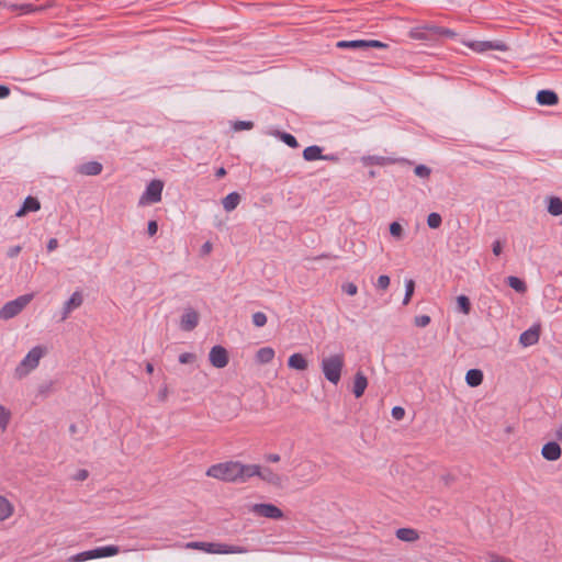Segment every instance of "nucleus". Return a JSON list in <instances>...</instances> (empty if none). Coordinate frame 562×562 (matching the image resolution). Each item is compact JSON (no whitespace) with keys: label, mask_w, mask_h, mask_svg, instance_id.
<instances>
[{"label":"nucleus","mask_w":562,"mask_h":562,"mask_svg":"<svg viewBox=\"0 0 562 562\" xmlns=\"http://www.w3.org/2000/svg\"><path fill=\"white\" fill-rule=\"evenodd\" d=\"M344 366L345 356L342 352L324 357L321 361V369L325 379L334 385L339 383Z\"/></svg>","instance_id":"nucleus-1"},{"label":"nucleus","mask_w":562,"mask_h":562,"mask_svg":"<svg viewBox=\"0 0 562 562\" xmlns=\"http://www.w3.org/2000/svg\"><path fill=\"white\" fill-rule=\"evenodd\" d=\"M188 549L201 550L206 553L215 554H234V553H247L248 548L241 546H232L220 542H204V541H192L186 544Z\"/></svg>","instance_id":"nucleus-2"},{"label":"nucleus","mask_w":562,"mask_h":562,"mask_svg":"<svg viewBox=\"0 0 562 562\" xmlns=\"http://www.w3.org/2000/svg\"><path fill=\"white\" fill-rule=\"evenodd\" d=\"M239 461H227L211 465L206 475L225 482L238 483Z\"/></svg>","instance_id":"nucleus-3"},{"label":"nucleus","mask_w":562,"mask_h":562,"mask_svg":"<svg viewBox=\"0 0 562 562\" xmlns=\"http://www.w3.org/2000/svg\"><path fill=\"white\" fill-rule=\"evenodd\" d=\"M33 294H24L12 301L7 302L0 308V319H10L20 314L23 308L32 301Z\"/></svg>","instance_id":"nucleus-4"},{"label":"nucleus","mask_w":562,"mask_h":562,"mask_svg":"<svg viewBox=\"0 0 562 562\" xmlns=\"http://www.w3.org/2000/svg\"><path fill=\"white\" fill-rule=\"evenodd\" d=\"M44 348L41 346L33 347L21 363L18 366L15 372L19 376L27 374L31 370L38 366L41 358L44 356Z\"/></svg>","instance_id":"nucleus-5"},{"label":"nucleus","mask_w":562,"mask_h":562,"mask_svg":"<svg viewBox=\"0 0 562 562\" xmlns=\"http://www.w3.org/2000/svg\"><path fill=\"white\" fill-rule=\"evenodd\" d=\"M164 182L159 179L151 180L143 192L139 204H155L161 201Z\"/></svg>","instance_id":"nucleus-6"},{"label":"nucleus","mask_w":562,"mask_h":562,"mask_svg":"<svg viewBox=\"0 0 562 562\" xmlns=\"http://www.w3.org/2000/svg\"><path fill=\"white\" fill-rule=\"evenodd\" d=\"M255 515L270 519L283 518V512L271 503L254 504L250 509Z\"/></svg>","instance_id":"nucleus-7"},{"label":"nucleus","mask_w":562,"mask_h":562,"mask_svg":"<svg viewBox=\"0 0 562 562\" xmlns=\"http://www.w3.org/2000/svg\"><path fill=\"white\" fill-rule=\"evenodd\" d=\"M467 46L476 53H485L487 50H507V45L501 41H472L467 43Z\"/></svg>","instance_id":"nucleus-8"},{"label":"nucleus","mask_w":562,"mask_h":562,"mask_svg":"<svg viewBox=\"0 0 562 562\" xmlns=\"http://www.w3.org/2000/svg\"><path fill=\"white\" fill-rule=\"evenodd\" d=\"M209 360L214 368L223 369L228 364L229 356L223 346L216 345L210 350Z\"/></svg>","instance_id":"nucleus-9"},{"label":"nucleus","mask_w":562,"mask_h":562,"mask_svg":"<svg viewBox=\"0 0 562 562\" xmlns=\"http://www.w3.org/2000/svg\"><path fill=\"white\" fill-rule=\"evenodd\" d=\"M541 326L540 324L532 325L529 329L520 334L519 342L524 347H530L536 345L540 338Z\"/></svg>","instance_id":"nucleus-10"},{"label":"nucleus","mask_w":562,"mask_h":562,"mask_svg":"<svg viewBox=\"0 0 562 562\" xmlns=\"http://www.w3.org/2000/svg\"><path fill=\"white\" fill-rule=\"evenodd\" d=\"M434 26L435 25H425V26L413 27L409 31L408 36L412 40H416V41H425V42L436 41L435 33L432 32Z\"/></svg>","instance_id":"nucleus-11"},{"label":"nucleus","mask_w":562,"mask_h":562,"mask_svg":"<svg viewBox=\"0 0 562 562\" xmlns=\"http://www.w3.org/2000/svg\"><path fill=\"white\" fill-rule=\"evenodd\" d=\"M199 324V314L193 308H187L181 316L180 328L184 331L193 330Z\"/></svg>","instance_id":"nucleus-12"},{"label":"nucleus","mask_w":562,"mask_h":562,"mask_svg":"<svg viewBox=\"0 0 562 562\" xmlns=\"http://www.w3.org/2000/svg\"><path fill=\"white\" fill-rule=\"evenodd\" d=\"M541 454L548 461H557L562 456V449L557 441H549L543 445Z\"/></svg>","instance_id":"nucleus-13"},{"label":"nucleus","mask_w":562,"mask_h":562,"mask_svg":"<svg viewBox=\"0 0 562 562\" xmlns=\"http://www.w3.org/2000/svg\"><path fill=\"white\" fill-rule=\"evenodd\" d=\"M83 297L81 292L75 291L71 296L64 303L61 319H66L68 315L79 306H81Z\"/></svg>","instance_id":"nucleus-14"},{"label":"nucleus","mask_w":562,"mask_h":562,"mask_svg":"<svg viewBox=\"0 0 562 562\" xmlns=\"http://www.w3.org/2000/svg\"><path fill=\"white\" fill-rule=\"evenodd\" d=\"M238 483H246L249 479L257 476L259 474V465L258 464H243L238 463Z\"/></svg>","instance_id":"nucleus-15"},{"label":"nucleus","mask_w":562,"mask_h":562,"mask_svg":"<svg viewBox=\"0 0 562 562\" xmlns=\"http://www.w3.org/2000/svg\"><path fill=\"white\" fill-rule=\"evenodd\" d=\"M536 100L540 105L553 106L559 103V95L553 90L542 89L538 91Z\"/></svg>","instance_id":"nucleus-16"},{"label":"nucleus","mask_w":562,"mask_h":562,"mask_svg":"<svg viewBox=\"0 0 562 562\" xmlns=\"http://www.w3.org/2000/svg\"><path fill=\"white\" fill-rule=\"evenodd\" d=\"M401 160L402 159L383 157V156H378V155H369V156H363L361 158L362 164L366 166H386V165L396 164Z\"/></svg>","instance_id":"nucleus-17"},{"label":"nucleus","mask_w":562,"mask_h":562,"mask_svg":"<svg viewBox=\"0 0 562 562\" xmlns=\"http://www.w3.org/2000/svg\"><path fill=\"white\" fill-rule=\"evenodd\" d=\"M368 386V379L362 371H358L353 378L352 393L359 398L364 394Z\"/></svg>","instance_id":"nucleus-18"},{"label":"nucleus","mask_w":562,"mask_h":562,"mask_svg":"<svg viewBox=\"0 0 562 562\" xmlns=\"http://www.w3.org/2000/svg\"><path fill=\"white\" fill-rule=\"evenodd\" d=\"M103 166L99 161H88L77 168V172L85 176H98L102 172Z\"/></svg>","instance_id":"nucleus-19"},{"label":"nucleus","mask_w":562,"mask_h":562,"mask_svg":"<svg viewBox=\"0 0 562 562\" xmlns=\"http://www.w3.org/2000/svg\"><path fill=\"white\" fill-rule=\"evenodd\" d=\"M41 209V203L37 200V198L34 196H27L22 206L15 213V216L21 217L27 214L29 212H36Z\"/></svg>","instance_id":"nucleus-20"},{"label":"nucleus","mask_w":562,"mask_h":562,"mask_svg":"<svg viewBox=\"0 0 562 562\" xmlns=\"http://www.w3.org/2000/svg\"><path fill=\"white\" fill-rule=\"evenodd\" d=\"M257 476L260 477V480L276 486H279L282 483V477L274 473L270 468H261L259 465V474H257Z\"/></svg>","instance_id":"nucleus-21"},{"label":"nucleus","mask_w":562,"mask_h":562,"mask_svg":"<svg viewBox=\"0 0 562 562\" xmlns=\"http://www.w3.org/2000/svg\"><path fill=\"white\" fill-rule=\"evenodd\" d=\"M288 366L291 369L303 371L308 367L307 360L302 353H293L288 359Z\"/></svg>","instance_id":"nucleus-22"},{"label":"nucleus","mask_w":562,"mask_h":562,"mask_svg":"<svg viewBox=\"0 0 562 562\" xmlns=\"http://www.w3.org/2000/svg\"><path fill=\"white\" fill-rule=\"evenodd\" d=\"M395 536L397 539L405 542H414L419 539L418 531L413 528H398Z\"/></svg>","instance_id":"nucleus-23"},{"label":"nucleus","mask_w":562,"mask_h":562,"mask_svg":"<svg viewBox=\"0 0 562 562\" xmlns=\"http://www.w3.org/2000/svg\"><path fill=\"white\" fill-rule=\"evenodd\" d=\"M92 552L94 554V559L109 558V557L116 555L120 552V547L114 546V544H109V546H104V547L94 548V549H92Z\"/></svg>","instance_id":"nucleus-24"},{"label":"nucleus","mask_w":562,"mask_h":562,"mask_svg":"<svg viewBox=\"0 0 562 562\" xmlns=\"http://www.w3.org/2000/svg\"><path fill=\"white\" fill-rule=\"evenodd\" d=\"M465 382L471 387H476L483 382V372L480 369H470L465 374Z\"/></svg>","instance_id":"nucleus-25"},{"label":"nucleus","mask_w":562,"mask_h":562,"mask_svg":"<svg viewBox=\"0 0 562 562\" xmlns=\"http://www.w3.org/2000/svg\"><path fill=\"white\" fill-rule=\"evenodd\" d=\"M239 202L240 194L238 192H231L222 200L223 209L226 212H232L238 206Z\"/></svg>","instance_id":"nucleus-26"},{"label":"nucleus","mask_w":562,"mask_h":562,"mask_svg":"<svg viewBox=\"0 0 562 562\" xmlns=\"http://www.w3.org/2000/svg\"><path fill=\"white\" fill-rule=\"evenodd\" d=\"M303 158L306 161L321 160L323 158V148L317 145H312L303 150Z\"/></svg>","instance_id":"nucleus-27"},{"label":"nucleus","mask_w":562,"mask_h":562,"mask_svg":"<svg viewBox=\"0 0 562 562\" xmlns=\"http://www.w3.org/2000/svg\"><path fill=\"white\" fill-rule=\"evenodd\" d=\"M274 355L271 347H262L256 352V361L260 364L269 363L273 360Z\"/></svg>","instance_id":"nucleus-28"},{"label":"nucleus","mask_w":562,"mask_h":562,"mask_svg":"<svg viewBox=\"0 0 562 562\" xmlns=\"http://www.w3.org/2000/svg\"><path fill=\"white\" fill-rule=\"evenodd\" d=\"M547 211L553 215L559 216L562 214V200L559 196H549Z\"/></svg>","instance_id":"nucleus-29"},{"label":"nucleus","mask_w":562,"mask_h":562,"mask_svg":"<svg viewBox=\"0 0 562 562\" xmlns=\"http://www.w3.org/2000/svg\"><path fill=\"white\" fill-rule=\"evenodd\" d=\"M506 283L508 286H510L513 290H515L518 293H525L527 291L526 282L518 277L509 276L506 279Z\"/></svg>","instance_id":"nucleus-30"},{"label":"nucleus","mask_w":562,"mask_h":562,"mask_svg":"<svg viewBox=\"0 0 562 562\" xmlns=\"http://www.w3.org/2000/svg\"><path fill=\"white\" fill-rule=\"evenodd\" d=\"M471 301L467 295L461 294L457 296V308L460 313L469 315L471 312Z\"/></svg>","instance_id":"nucleus-31"},{"label":"nucleus","mask_w":562,"mask_h":562,"mask_svg":"<svg viewBox=\"0 0 562 562\" xmlns=\"http://www.w3.org/2000/svg\"><path fill=\"white\" fill-rule=\"evenodd\" d=\"M338 48L364 49V40L339 41Z\"/></svg>","instance_id":"nucleus-32"},{"label":"nucleus","mask_w":562,"mask_h":562,"mask_svg":"<svg viewBox=\"0 0 562 562\" xmlns=\"http://www.w3.org/2000/svg\"><path fill=\"white\" fill-rule=\"evenodd\" d=\"M277 136L291 148H297L300 146L295 136L290 133L278 131Z\"/></svg>","instance_id":"nucleus-33"},{"label":"nucleus","mask_w":562,"mask_h":562,"mask_svg":"<svg viewBox=\"0 0 562 562\" xmlns=\"http://www.w3.org/2000/svg\"><path fill=\"white\" fill-rule=\"evenodd\" d=\"M11 514L12 506L10 502L5 497L0 496V521L5 520Z\"/></svg>","instance_id":"nucleus-34"},{"label":"nucleus","mask_w":562,"mask_h":562,"mask_svg":"<svg viewBox=\"0 0 562 562\" xmlns=\"http://www.w3.org/2000/svg\"><path fill=\"white\" fill-rule=\"evenodd\" d=\"M11 418V413L0 404V434L5 431Z\"/></svg>","instance_id":"nucleus-35"},{"label":"nucleus","mask_w":562,"mask_h":562,"mask_svg":"<svg viewBox=\"0 0 562 562\" xmlns=\"http://www.w3.org/2000/svg\"><path fill=\"white\" fill-rule=\"evenodd\" d=\"M432 32L435 33V38H439V37H454L457 36V33L451 30V29H448V27H443V26H437L435 25L434 29H432Z\"/></svg>","instance_id":"nucleus-36"},{"label":"nucleus","mask_w":562,"mask_h":562,"mask_svg":"<svg viewBox=\"0 0 562 562\" xmlns=\"http://www.w3.org/2000/svg\"><path fill=\"white\" fill-rule=\"evenodd\" d=\"M415 291V281L409 279L405 281V295L403 299V305H407Z\"/></svg>","instance_id":"nucleus-37"},{"label":"nucleus","mask_w":562,"mask_h":562,"mask_svg":"<svg viewBox=\"0 0 562 562\" xmlns=\"http://www.w3.org/2000/svg\"><path fill=\"white\" fill-rule=\"evenodd\" d=\"M441 223L442 217L439 213L432 212L427 216V225L432 229L440 227Z\"/></svg>","instance_id":"nucleus-38"},{"label":"nucleus","mask_w":562,"mask_h":562,"mask_svg":"<svg viewBox=\"0 0 562 562\" xmlns=\"http://www.w3.org/2000/svg\"><path fill=\"white\" fill-rule=\"evenodd\" d=\"M91 559H94V554L92 552V549L88 550V551L80 552V553L74 555L70 559V561H72V562H83V561L91 560Z\"/></svg>","instance_id":"nucleus-39"},{"label":"nucleus","mask_w":562,"mask_h":562,"mask_svg":"<svg viewBox=\"0 0 562 562\" xmlns=\"http://www.w3.org/2000/svg\"><path fill=\"white\" fill-rule=\"evenodd\" d=\"M390 234L397 238V239H401L403 237V227L402 225L398 223V222H392L390 224Z\"/></svg>","instance_id":"nucleus-40"},{"label":"nucleus","mask_w":562,"mask_h":562,"mask_svg":"<svg viewBox=\"0 0 562 562\" xmlns=\"http://www.w3.org/2000/svg\"><path fill=\"white\" fill-rule=\"evenodd\" d=\"M252 324L256 327H262L267 324V316L262 312H256L252 314Z\"/></svg>","instance_id":"nucleus-41"},{"label":"nucleus","mask_w":562,"mask_h":562,"mask_svg":"<svg viewBox=\"0 0 562 562\" xmlns=\"http://www.w3.org/2000/svg\"><path fill=\"white\" fill-rule=\"evenodd\" d=\"M367 48H380L385 49L387 48V44L378 41V40H364V49Z\"/></svg>","instance_id":"nucleus-42"},{"label":"nucleus","mask_w":562,"mask_h":562,"mask_svg":"<svg viewBox=\"0 0 562 562\" xmlns=\"http://www.w3.org/2000/svg\"><path fill=\"white\" fill-rule=\"evenodd\" d=\"M414 172L419 178H428L431 173V169L426 165H418L415 167Z\"/></svg>","instance_id":"nucleus-43"},{"label":"nucleus","mask_w":562,"mask_h":562,"mask_svg":"<svg viewBox=\"0 0 562 562\" xmlns=\"http://www.w3.org/2000/svg\"><path fill=\"white\" fill-rule=\"evenodd\" d=\"M431 319L428 315H418L414 318V324L417 327H426L430 324Z\"/></svg>","instance_id":"nucleus-44"},{"label":"nucleus","mask_w":562,"mask_h":562,"mask_svg":"<svg viewBox=\"0 0 562 562\" xmlns=\"http://www.w3.org/2000/svg\"><path fill=\"white\" fill-rule=\"evenodd\" d=\"M196 356L192 352H183L179 356V362L182 364L193 363Z\"/></svg>","instance_id":"nucleus-45"},{"label":"nucleus","mask_w":562,"mask_h":562,"mask_svg":"<svg viewBox=\"0 0 562 562\" xmlns=\"http://www.w3.org/2000/svg\"><path fill=\"white\" fill-rule=\"evenodd\" d=\"M254 127V123L251 121H237L234 124V128L236 131H246L251 130Z\"/></svg>","instance_id":"nucleus-46"},{"label":"nucleus","mask_w":562,"mask_h":562,"mask_svg":"<svg viewBox=\"0 0 562 562\" xmlns=\"http://www.w3.org/2000/svg\"><path fill=\"white\" fill-rule=\"evenodd\" d=\"M390 277L386 276V274H382L378 278V281H376V288L381 289V290H386L390 285Z\"/></svg>","instance_id":"nucleus-47"},{"label":"nucleus","mask_w":562,"mask_h":562,"mask_svg":"<svg viewBox=\"0 0 562 562\" xmlns=\"http://www.w3.org/2000/svg\"><path fill=\"white\" fill-rule=\"evenodd\" d=\"M342 291H344L346 294H348V295L352 296V295H356V294H357V292H358V286H357L355 283H352V282H348V283H346V284H344V285H342Z\"/></svg>","instance_id":"nucleus-48"},{"label":"nucleus","mask_w":562,"mask_h":562,"mask_svg":"<svg viewBox=\"0 0 562 562\" xmlns=\"http://www.w3.org/2000/svg\"><path fill=\"white\" fill-rule=\"evenodd\" d=\"M391 414L394 419L401 420L405 416V409L402 406H394Z\"/></svg>","instance_id":"nucleus-49"},{"label":"nucleus","mask_w":562,"mask_h":562,"mask_svg":"<svg viewBox=\"0 0 562 562\" xmlns=\"http://www.w3.org/2000/svg\"><path fill=\"white\" fill-rule=\"evenodd\" d=\"M52 387H53V383L52 382H47V383L41 384L40 387H38L40 395L47 396L50 393Z\"/></svg>","instance_id":"nucleus-50"},{"label":"nucleus","mask_w":562,"mask_h":562,"mask_svg":"<svg viewBox=\"0 0 562 562\" xmlns=\"http://www.w3.org/2000/svg\"><path fill=\"white\" fill-rule=\"evenodd\" d=\"M157 231H158L157 221H155V220L149 221L147 224V234L151 237V236L156 235Z\"/></svg>","instance_id":"nucleus-51"},{"label":"nucleus","mask_w":562,"mask_h":562,"mask_svg":"<svg viewBox=\"0 0 562 562\" xmlns=\"http://www.w3.org/2000/svg\"><path fill=\"white\" fill-rule=\"evenodd\" d=\"M492 251L495 256H499L503 252V243L501 240H495L492 244Z\"/></svg>","instance_id":"nucleus-52"},{"label":"nucleus","mask_w":562,"mask_h":562,"mask_svg":"<svg viewBox=\"0 0 562 562\" xmlns=\"http://www.w3.org/2000/svg\"><path fill=\"white\" fill-rule=\"evenodd\" d=\"M21 250H22V247L20 245L10 247L8 252H7V256L9 258H14V257H16L21 252Z\"/></svg>","instance_id":"nucleus-53"},{"label":"nucleus","mask_w":562,"mask_h":562,"mask_svg":"<svg viewBox=\"0 0 562 562\" xmlns=\"http://www.w3.org/2000/svg\"><path fill=\"white\" fill-rule=\"evenodd\" d=\"M10 88L5 85H0V99H5L10 95Z\"/></svg>","instance_id":"nucleus-54"},{"label":"nucleus","mask_w":562,"mask_h":562,"mask_svg":"<svg viewBox=\"0 0 562 562\" xmlns=\"http://www.w3.org/2000/svg\"><path fill=\"white\" fill-rule=\"evenodd\" d=\"M58 247V240L56 238H50L47 243V250L54 251Z\"/></svg>","instance_id":"nucleus-55"},{"label":"nucleus","mask_w":562,"mask_h":562,"mask_svg":"<svg viewBox=\"0 0 562 562\" xmlns=\"http://www.w3.org/2000/svg\"><path fill=\"white\" fill-rule=\"evenodd\" d=\"M265 459L268 461V462H279L280 461V456L278 453H269L265 457Z\"/></svg>","instance_id":"nucleus-56"},{"label":"nucleus","mask_w":562,"mask_h":562,"mask_svg":"<svg viewBox=\"0 0 562 562\" xmlns=\"http://www.w3.org/2000/svg\"><path fill=\"white\" fill-rule=\"evenodd\" d=\"M226 173H227L226 169H225L224 167H220V168H217V169H216V171H215V177H216L217 179H221V178L225 177V176H226Z\"/></svg>","instance_id":"nucleus-57"},{"label":"nucleus","mask_w":562,"mask_h":562,"mask_svg":"<svg viewBox=\"0 0 562 562\" xmlns=\"http://www.w3.org/2000/svg\"><path fill=\"white\" fill-rule=\"evenodd\" d=\"M87 477H88V471L87 470H79L77 475H76V479L80 480V481H83Z\"/></svg>","instance_id":"nucleus-58"},{"label":"nucleus","mask_w":562,"mask_h":562,"mask_svg":"<svg viewBox=\"0 0 562 562\" xmlns=\"http://www.w3.org/2000/svg\"><path fill=\"white\" fill-rule=\"evenodd\" d=\"M322 160H331V161H337L338 160V157L334 154L331 155H323V158Z\"/></svg>","instance_id":"nucleus-59"},{"label":"nucleus","mask_w":562,"mask_h":562,"mask_svg":"<svg viewBox=\"0 0 562 562\" xmlns=\"http://www.w3.org/2000/svg\"><path fill=\"white\" fill-rule=\"evenodd\" d=\"M555 437L558 440L562 441V424L558 427V429L555 431Z\"/></svg>","instance_id":"nucleus-60"},{"label":"nucleus","mask_w":562,"mask_h":562,"mask_svg":"<svg viewBox=\"0 0 562 562\" xmlns=\"http://www.w3.org/2000/svg\"><path fill=\"white\" fill-rule=\"evenodd\" d=\"M69 432H70L71 435L77 434V425H76V424H71V425L69 426Z\"/></svg>","instance_id":"nucleus-61"},{"label":"nucleus","mask_w":562,"mask_h":562,"mask_svg":"<svg viewBox=\"0 0 562 562\" xmlns=\"http://www.w3.org/2000/svg\"><path fill=\"white\" fill-rule=\"evenodd\" d=\"M146 371H147L148 373H153V372H154V366H153L151 363H147V364H146Z\"/></svg>","instance_id":"nucleus-62"},{"label":"nucleus","mask_w":562,"mask_h":562,"mask_svg":"<svg viewBox=\"0 0 562 562\" xmlns=\"http://www.w3.org/2000/svg\"><path fill=\"white\" fill-rule=\"evenodd\" d=\"M203 250L204 251H210L211 250V244L209 241L203 245Z\"/></svg>","instance_id":"nucleus-63"},{"label":"nucleus","mask_w":562,"mask_h":562,"mask_svg":"<svg viewBox=\"0 0 562 562\" xmlns=\"http://www.w3.org/2000/svg\"><path fill=\"white\" fill-rule=\"evenodd\" d=\"M375 175H376V173H375V171H374V170H370V171H369V176H370V177H375Z\"/></svg>","instance_id":"nucleus-64"}]
</instances>
